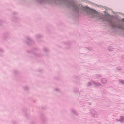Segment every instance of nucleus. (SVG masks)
Here are the masks:
<instances>
[{
    "label": "nucleus",
    "mask_w": 124,
    "mask_h": 124,
    "mask_svg": "<svg viewBox=\"0 0 124 124\" xmlns=\"http://www.w3.org/2000/svg\"><path fill=\"white\" fill-rule=\"evenodd\" d=\"M87 12L89 15L93 14V15L95 16V17H99V14H98V13H97L96 11H95L93 9L88 8Z\"/></svg>",
    "instance_id": "obj_1"
},
{
    "label": "nucleus",
    "mask_w": 124,
    "mask_h": 124,
    "mask_svg": "<svg viewBox=\"0 0 124 124\" xmlns=\"http://www.w3.org/2000/svg\"><path fill=\"white\" fill-rule=\"evenodd\" d=\"M122 83H123V84H124V81H123V82H122Z\"/></svg>",
    "instance_id": "obj_2"
},
{
    "label": "nucleus",
    "mask_w": 124,
    "mask_h": 124,
    "mask_svg": "<svg viewBox=\"0 0 124 124\" xmlns=\"http://www.w3.org/2000/svg\"><path fill=\"white\" fill-rule=\"evenodd\" d=\"M105 18H107V16H105Z\"/></svg>",
    "instance_id": "obj_3"
}]
</instances>
